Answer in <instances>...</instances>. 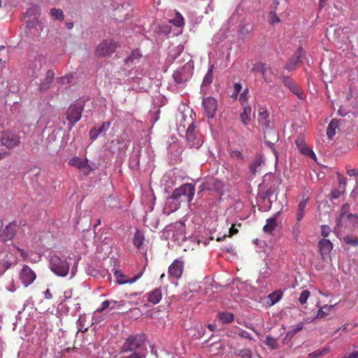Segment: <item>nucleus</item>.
Listing matches in <instances>:
<instances>
[{
  "instance_id": "nucleus-52",
  "label": "nucleus",
  "mask_w": 358,
  "mask_h": 358,
  "mask_svg": "<svg viewBox=\"0 0 358 358\" xmlns=\"http://www.w3.org/2000/svg\"><path fill=\"white\" fill-rule=\"evenodd\" d=\"M110 306V301H104L101 303V306L96 309V312L97 313H101L104 310H106L108 306Z\"/></svg>"
},
{
  "instance_id": "nucleus-7",
  "label": "nucleus",
  "mask_w": 358,
  "mask_h": 358,
  "mask_svg": "<svg viewBox=\"0 0 358 358\" xmlns=\"http://www.w3.org/2000/svg\"><path fill=\"white\" fill-rule=\"evenodd\" d=\"M19 278L24 287H28L34 282L36 274L29 266L24 264L19 273Z\"/></svg>"
},
{
  "instance_id": "nucleus-34",
  "label": "nucleus",
  "mask_w": 358,
  "mask_h": 358,
  "mask_svg": "<svg viewBox=\"0 0 358 358\" xmlns=\"http://www.w3.org/2000/svg\"><path fill=\"white\" fill-rule=\"evenodd\" d=\"M144 241V236L138 231L136 230L134 237V245L137 248H140Z\"/></svg>"
},
{
  "instance_id": "nucleus-3",
  "label": "nucleus",
  "mask_w": 358,
  "mask_h": 358,
  "mask_svg": "<svg viewBox=\"0 0 358 358\" xmlns=\"http://www.w3.org/2000/svg\"><path fill=\"white\" fill-rule=\"evenodd\" d=\"M50 268L57 275L64 277L69 273V264L66 260L62 259L57 255H54L50 257Z\"/></svg>"
},
{
  "instance_id": "nucleus-8",
  "label": "nucleus",
  "mask_w": 358,
  "mask_h": 358,
  "mask_svg": "<svg viewBox=\"0 0 358 358\" xmlns=\"http://www.w3.org/2000/svg\"><path fill=\"white\" fill-rule=\"evenodd\" d=\"M280 5V8L282 10H286L287 8V0H274L271 6V10L268 15V22L270 24L273 25L280 22V18L277 16L276 10L278 6Z\"/></svg>"
},
{
  "instance_id": "nucleus-59",
  "label": "nucleus",
  "mask_w": 358,
  "mask_h": 358,
  "mask_svg": "<svg viewBox=\"0 0 358 358\" xmlns=\"http://www.w3.org/2000/svg\"><path fill=\"white\" fill-rule=\"evenodd\" d=\"M213 186H214L215 189L217 191H218V190L221 188V187H222V183H221V182H220V181H219V180H214L213 181Z\"/></svg>"
},
{
  "instance_id": "nucleus-15",
  "label": "nucleus",
  "mask_w": 358,
  "mask_h": 358,
  "mask_svg": "<svg viewBox=\"0 0 358 358\" xmlns=\"http://www.w3.org/2000/svg\"><path fill=\"white\" fill-rule=\"evenodd\" d=\"M69 165L79 169H83L85 173H89L92 171V168L88 164V160L87 159H83L78 157H73L69 161Z\"/></svg>"
},
{
  "instance_id": "nucleus-53",
  "label": "nucleus",
  "mask_w": 358,
  "mask_h": 358,
  "mask_svg": "<svg viewBox=\"0 0 358 358\" xmlns=\"http://www.w3.org/2000/svg\"><path fill=\"white\" fill-rule=\"evenodd\" d=\"M99 135L100 134L98 133V129L96 127H93L90 131V136L92 140H95L99 136Z\"/></svg>"
},
{
  "instance_id": "nucleus-63",
  "label": "nucleus",
  "mask_w": 358,
  "mask_h": 358,
  "mask_svg": "<svg viewBox=\"0 0 358 358\" xmlns=\"http://www.w3.org/2000/svg\"><path fill=\"white\" fill-rule=\"evenodd\" d=\"M343 358H358V350L353 351L348 355L345 356Z\"/></svg>"
},
{
  "instance_id": "nucleus-42",
  "label": "nucleus",
  "mask_w": 358,
  "mask_h": 358,
  "mask_svg": "<svg viewBox=\"0 0 358 358\" xmlns=\"http://www.w3.org/2000/svg\"><path fill=\"white\" fill-rule=\"evenodd\" d=\"M303 327V324L302 322H300L295 326L293 327L292 329L287 332V336H293L295 334H296L298 331L302 330Z\"/></svg>"
},
{
  "instance_id": "nucleus-14",
  "label": "nucleus",
  "mask_w": 358,
  "mask_h": 358,
  "mask_svg": "<svg viewBox=\"0 0 358 358\" xmlns=\"http://www.w3.org/2000/svg\"><path fill=\"white\" fill-rule=\"evenodd\" d=\"M143 270L140 271L136 275L133 277L132 278H128L127 276L124 275L120 271L115 270L114 271V277L115 278V281L119 285H124V284H132L137 281L143 275Z\"/></svg>"
},
{
  "instance_id": "nucleus-25",
  "label": "nucleus",
  "mask_w": 358,
  "mask_h": 358,
  "mask_svg": "<svg viewBox=\"0 0 358 358\" xmlns=\"http://www.w3.org/2000/svg\"><path fill=\"white\" fill-rule=\"evenodd\" d=\"M252 108L250 106L243 108V112L240 115L241 122L244 125H248L251 119Z\"/></svg>"
},
{
  "instance_id": "nucleus-41",
  "label": "nucleus",
  "mask_w": 358,
  "mask_h": 358,
  "mask_svg": "<svg viewBox=\"0 0 358 358\" xmlns=\"http://www.w3.org/2000/svg\"><path fill=\"white\" fill-rule=\"evenodd\" d=\"M310 294V292L307 289L302 291L299 298V303L302 305L305 304L307 302V300L309 298Z\"/></svg>"
},
{
  "instance_id": "nucleus-23",
  "label": "nucleus",
  "mask_w": 358,
  "mask_h": 358,
  "mask_svg": "<svg viewBox=\"0 0 358 358\" xmlns=\"http://www.w3.org/2000/svg\"><path fill=\"white\" fill-rule=\"evenodd\" d=\"M217 318L222 324H229L234 321V315L227 311L219 312Z\"/></svg>"
},
{
  "instance_id": "nucleus-13",
  "label": "nucleus",
  "mask_w": 358,
  "mask_h": 358,
  "mask_svg": "<svg viewBox=\"0 0 358 358\" xmlns=\"http://www.w3.org/2000/svg\"><path fill=\"white\" fill-rule=\"evenodd\" d=\"M282 82L289 88V90L294 94L299 99H302L303 98V93L300 87L289 77L282 76Z\"/></svg>"
},
{
  "instance_id": "nucleus-58",
  "label": "nucleus",
  "mask_w": 358,
  "mask_h": 358,
  "mask_svg": "<svg viewBox=\"0 0 358 358\" xmlns=\"http://www.w3.org/2000/svg\"><path fill=\"white\" fill-rule=\"evenodd\" d=\"M231 155L232 157L243 159L242 154L238 150H234V151L231 152Z\"/></svg>"
},
{
  "instance_id": "nucleus-36",
  "label": "nucleus",
  "mask_w": 358,
  "mask_h": 358,
  "mask_svg": "<svg viewBox=\"0 0 358 358\" xmlns=\"http://www.w3.org/2000/svg\"><path fill=\"white\" fill-rule=\"evenodd\" d=\"M117 143L121 145V149L124 150L129 147L130 141L127 138L126 135L122 134L118 137Z\"/></svg>"
},
{
  "instance_id": "nucleus-22",
  "label": "nucleus",
  "mask_w": 358,
  "mask_h": 358,
  "mask_svg": "<svg viewBox=\"0 0 358 358\" xmlns=\"http://www.w3.org/2000/svg\"><path fill=\"white\" fill-rule=\"evenodd\" d=\"M181 203L179 199H173L172 194L167 199L166 208L169 210V212H175L180 208Z\"/></svg>"
},
{
  "instance_id": "nucleus-4",
  "label": "nucleus",
  "mask_w": 358,
  "mask_h": 358,
  "mask_svg": "<svg viewBox=\"0 0 358 358\" xmlns=\"http://www.w3.org/2000/svg\"><path fill=\"white\" fill-rule=\"evenodd\" d=\"M83 110V104L81 103H75L71 104L66 112L67 120L72 128L74 124L81 118V113Z\"/></svg>"
},
{
  "instance_id": "nucleus-33",
  "label": "nucleus",
  "mask_w": 358,
  "mask_h": 358,
  "mask_svg": "<svg viewBox=\"0 0 358 358\" xmlns=\"http://www.w3.org/2000/svg\"><path fill=\"white\" fill-rule=\"evenodd\" d=\"M333 307H334V306H332V305H330V306L325 305L323 307L320 308L317 311L316 317L317 318L324 317L326 315H327L330 313V311L333 308Z\"/></svg>"
},
{
  "instance_id": "nucleus-27",
  "label": "nucleus",
  "mask_w": 358,
  "mask_h": 358,
  "mask_svg": "<svg viewBox=\"0 0 358 358\" xmlns=\"http://www.w3.org/2000/svg\"><path fill=\"white\" fill-rule=\"evenodd\" d=\"M264 139L267 143L274 144L278 140V135L272 129L268 128L264 131Z\"/></svg>"
},
{
  "instance_id": "nucleus-38",
  "label": "nucleus",
  "mask_w": 358,
  "mask_h": 358,
  "mask_svg": "<svg viewBox=\"0 0 358 358\" xmlns=\"http://www.w3.org/2000/svg\"><path fill=\"white\" fill-rule=\"evenodd\" d=\"M292 234L293 236V238L294 240L297 241L299 238V236L301 234V224L299 222H296L292 227Z\"/></svg>"
},
{
  "instance_id": "nucleus-45",
  "label": "nucleus",
  "mask_w": 358,
  "mask_h": 358,
  "mask_svg": "<svg viewBox=\"0 0 358 358\" xmlns=\"http://www.w3.org/2000/svg\"><path fill=\"white\" fill-rule=\"evenodd\" d=\"M308 201V197L306 196L305 195H303L301 201H299V203L298 204L297 210L304 211V209H305L306 206H307Z\"/></svg>"
},
{
  "instance_id": "nucleus-2",
  "label": "nucleus",
  "mask_w": 358,
  "mask_h": 358,
  "mask_svg": "<svg viewBox=\"0 0 358 358\" xmlns=\"http://www.w3.org/2000/svg\"><path fill=\"white\" fill-rule=\"evenodd\" d=\"M172 193L173 199H178L181 202L190 203L194 196L195 187L191 183H185L176 188Z\"/></svg>"
},
{
  "instance_id": "nucleus-19",
  "label": "nucleus",
  "mask_w": 358,
  "mask_h": 358,
  "mask_svg": "<svg viewBox=\"0 0 358 358\" xmlns=\"http://www.w3.org/2000/svg\"><path fill=\"white\" fill-rule=\"evenodd\" d=\"M55 78V73L52 70H48L46 73L45 78L39 85L41 91H46L49 89Z\"/></svg>"
},
{
  "instance_id": "nucleus-50",
  "label": "nucleus",
  "mask_w": 358,
  "mask_h": 358,
  "mask_svg": "<svg viewBox=\"0 0 358 358\" xmlns=\"http://www.w3.org/2000/svg\"><path fill=\"white\" fill-rule=\"evenodd\" d=\"M295 144L299 150H301V148L303 146L306 145L304 141V138L302 136H299L295 140Z\"/></svg>"
},
{
  "instance_id": "nucleus-55",
  "label": "nucleus",
  "mask_w": 358,
  "mask_h": 358,
  "mask_svg": "<svg viewBox=\"0 0 358 358\" xmlns=\"http://www.w3.org/2000/svg\"><path fill=\"white\" fill-rule=\"evenodd\" d=\"M238 336L242 337V338H249V339H252V336L250 335V334H249L248 331H245V330H241L239 333H238Z\"/></svg>"
},
{
  "instance_id": "nucleus-60",
  "label": "nucleus",
  "mask_w": 358,
  "mask_h": 358,
  "mask_svg": "<svg viewBox=\"0 0 358 358\" xmlns=\"http://www.w3.org/2000/svg\"><path fill=\"white\" fill-rule=\"evenodd\" d=\"M238 229L234 227V226H231L229 231V235H227L228 237H231V236L236 234L238 233Z\"/></svg>"
},
{
  "instance_id": "nucleus-11",
  "label": "nucleus",
  "mask_w": 358,
  "mask_h": 358,
  "mask_svg": "<svg viewBox=\"0 0 358 358\" xmlns=\"http://www.w3.org/2000/svg\"><path fill=\"white\" fill-rule=\"evenodd\" d=\"M202 104L206 115L208 118H213L217 107V100L211 96L206 97L203 99Z\"/></svg>"
},
{
  "instance_id": "nucleus-47",
  "label": "nucleus",
  "mask_w": 358,
  "mask_h": 358,
  "mask_svg": "<svg viewBox=\"0 0 358 358\" xmlns=\"http://www.w3.org/2000/svg\"><path fill=\"white\" fill-rule=\"evenodd\" d=\"M265 343L266 345L271 347V349H275L277 348V342L275 339L271 337L267 336L266 338Z\"/></svg>"
},
{
  "instance_id": "nucleus-51",
  "label": "nucleus",
  "mask_w": 358,
  "mask_h": 358,
  "mask_svg": "<svg viewBox=\"0 0 358 358\" xmlns=\"http://www.w3.org/2000/svg\"><path fill=\"white\" fill-rule=\"evenodd\" d=\"M331 232V229L328 225H322L321 234L324 237H327Z\"/></svg>"
},
{
  "instance_id": "nucleus-24",
  "label": "nucleus",
  "mask_w": 358,
  "mask_h": 358,
  "mask_svg": "<svg viewBox=\"0 0 358 358\" xmlns=\"http://www.w3.org/2000/svg\"><path fill=\"white\" fill-rule=\"evenodd\" d=\"M339 127V121L336 119H333L329 124L327 129V136L329 139H331L336 134V129Z\"/></svg>"
},
{
  "instance_id": "nucleus-12",
  "label": "nucleus",
  "mask_w": 358,
  "mask_h": 358,
  "mask_svg": "<svg viewBox=\"0 0 358 358\" xmlns=\"http://www.w3.org/2000/svg\"><path fill=\"white\" fill-rule=\"evenodd\" d=\"M17 226L15 222L9 223L6 227L0 232V237L5 239L10 244H12L13 239L16 235Z\"/></svg>"
},
{
  "instance_id": "nucleus-46",
  "label": "nucleus",
  "mask_w": 358,
  "mask_h": 358,
  "mask_svg": "<svg viewBox=\"0 0 358 358\" xmlns=\"http://www.w3.org/2000/svg\"><path fill=\"white\" fill-rule=\"evenodd\" d=\"M348 220L352 224V227L358 226V215L349 213L347 215Z\"/></svg>"
},
{
  "instance_id": "nucleus-29",
  "label": "nucleus",
  "mask_w": 358,
  "mask_h": 358,
  "mask_svg": "<svg viewBox=\"0 0 358 358\" xmlns=\"http://www.w3.org/2000/svg\"><path fill=\"white\" fill-rule=\"evenodd\" d=\"M273 178L271 175H266L264 178V182L262 185V187H264L265 192H264V198H270L271 196L274 193V189H273L271 187H268L266 185V180H271Z\"/></svg>"
},
{
  "instance_id": "nucleus-9",
  "label": "nucleus",
  "mask_w": 358,
  "mask_h": 358,
  "mask_svg": "<svg viewBox=\"0 0 358 358\" xmlns=\"http://www.w3.org/2000/svg\"><path fill=\"white\" fill-rule=\"evenodd\" d=\"M304 55V50L302 48L299 47L296 50L294 55L287 62L285 68L289 71L295 70L297 68L298 64L302 62V59Z\"/></svg>"
},
{
  "instance_id": "nucleus-20",
  "label": "nucleus",
  "mask_w": 358,
  "mask_h": 358,
  "mask_svg": "<svg viewBox=\"0 0 358 358\" xmlns=\"http://www.w3.org/2000/svg\"><path fill=\"white\" fill-rule=\"evenodd\" d=\"M162 298V289L155 288L152 291L148 293V301L153 304L158 303Z\"/></svg>"
},
{
  "instance_id": "nucleus-1",
  "label": "nucleus",
  "mask_w": 358,
  "mask_h": 358,
  "mask_svg": "<svg viewBox=\"0 0 358 358\" xmlns=\"http://www.w3.org/2000/svg\"><path fill=\"white\" fill-rule=\"evenodd\" d=\"M145 334L129 336L120 348L118 358H146L148 349Z\"/></svg>"
},
{
  "instance_id": "nucleus-56",
  "label": "nucleus",
  "mask_w": 358,
  "mask_h": 358,
  "mask_svg": "<svg viewBox=\"0 0 358 358\" xmlns=\"http://www.w3.org/2000/svg\"><path fill=\"white\" fill-rule=\"evenodd\" d=\"M304 211L297 210L296 214V222H299L303 217Z\"/></svg>"
},
{
  "instance_id": "nucleus-64",
  "label": "nucleus",
  "mask_w": 358,
  "mask_h": 358,
  "mask_svg": "<svg viewBox=\"0 0 358 358\" xmlns=\"http://www.w3.org/2000/svg\"><path fill=\"white\" fill-rule=\"evenodd\" d=\"M44 297L46 299H51L52 297V293L50 292V289H46L45 292H44Z\"/></svg>"
},
{
  "instance_id": "nucleus-43",
  "label": "nucleus",
  "mask_w": 358,
  "mask_h": 358,
  "mask_svg": "<svg viewBox=\"0 0 358 358\" xmlns=\"http://www.w3.org/2000/svg\"><path fill=\"white\" fill-rule=\"evenodd\" d=\"M329 350L327 348H324L323 350H317L314 351L308 355L309 358H317L320 356H322L326 355L328 352Z\"/></svg>"
},
{
  "instance_id": "nucleus-6",
  "label": "nucleus",
  "mask_w": 358,
  "mask_h": 358,
  "mask_svg": "<svg viewBox=\"0 0 358 358\" xmlns=\"http://www.w3.org/2000/svg\"><path fill=\"white\" fill-rule=\"evenodd\" d=\"M1 142L7 148L13 149L20 145V136L17 134L6 131L1 135Z\"/></svg>"
},
{
  "instance_id": "nucleus-37",
  "label": "nucleus",
  "mask_w": 358,
  "mask_h": 358,
  "mask_svg": "<svg viewBox=\"0 0 358 358\" xmlns=\"http://www.w3.org/2000/svg\"><path fill=\"white\" fill-rule=\"evenodd\" d=\"M50 15L52 17H53L55 19L58 20L59 21H63L64 19V15L61 9L57 8H52L50 10Z\"/></svg>"
},
{
  "instance_id": "nucleus-30",
  "label": "nucleus",
  "mask_w": 358,
  "mask_h": 358,
  "mask_svg": "<svg viewBox=\"0 0 358 358\" xmlns=\"http://www.w3.org/2000/svg\"><path fill=\"white\" fill-rule=\"evenodd\" d=\"M258 121L262 126L266 127V129L269 128V115L266 110H264L259 113Z\"/></svg>"
},
{
  "instance_id": "nucleus-5",
  "label": "nucleus",
  "mask_w": 358,
  "mask_h": 358,
  "mask_svg": "<svg viewBox=\"0 0 358 358\" xmlns=\"http://www.w3.org/2000/svg\"><path fill=\"white\" fill-rule=\"evenodd\" d=\"M116 48L117 43L113 40H104L97 45L94 54L99 57L110 56Z\"/></svg>"
},
{
  "instance_id": "nucleus-10",
  "label": "nucleus",
  "mask_w": 358,
  "mask_h": 358,
  "mask_svg": "<svg viewBox=\"0 0 358 358\" xmlns=\"http://www.w3.org/2000/svg\"><path fill=\"white\" fill-rule=\"evenodd\" d=\"M184 270V262L180 259H175L169 266L168 273L170 277L178 280Z\"/></svg>"
},
{
  "instance_id": "nucleus-32",
  "label": "nucleus",
  "mask_w": 358,
  "mask_h": 358,
  "mask_svg": "<svg viewBox=\"0 0 358 358\" xmlns=\"http://www.w3.org/2000/svg\"><path fill=\"white\" fill-rule=\"evenodd\" d=\"M264 162V160L262 156H257L253 162L250 166V170L252 173L253 175H255L257 172V168L262 165Z\"/></svg>"
},
{
  "instance_id": "nucleus-62",
  "label": "nucleus",
  "mask_w": 358,
  "mask_h": 358,
  "mask_svg": "<svg viewBox=\"0 0 358 358\" xmlns=\"http://www.w3.org/2000/svg\"><path fill=\"white\" fill-rule=\"evenodd\" d=\"M252 30V27L250 25H244L241 28V31L245 34H248Z\"/></svg>"
},
{
  "instance_id": "nucleus-57",
  "label": "nucleus",
  "mask_w": 358,
  "mask_h": 358,
  "mask_svg": "<svg viewBox=\"0 0 358 358\" xmlns=\"http://www.w3.org/2000/svg\"><path fill=\"white\" fill-rule=\"evenodd\" d=\"M13 247L15 248V245H13ZM16 249L20 252V254L21 257L23 258V259H26L27 258L28 254L24 250H22L18 247H16Z\"/></svg>"
},
{
  "instance_id": "nucleus-18",
  "label": "nucleus",
  "mask_w": 358,
  "mask_h": 358,
  "mask_svg": "<svg viewBox=\"0 0 358 358\" xmlns=\"http://www.w3.org/2000/svg\"><path fill=\"white\" fill-rule=\"evenodd\" d=\"M187 67L184 66L182 68L176 70L173 73L174 80L178 83H183L189 80L191 73L187 72Z\"/></svg>"
},
{
  "instance_id": "nucleus-44",
  "label": "nucleus",
  "mask_w": 358,
  "mask_h": 358,
  "mask_svg": "<svg viewBox=\"0 0 358 358\" xmlns=\"http://www.w3.org/2000/svg\"><path fill=\"white\" fill-rule=\"evenodd\" d=\"M10 245L11 244L0 237V254L8 251Z\"/></svg>"
},
{
  "instance_id": "nucleus-16",
  "label": "nucleus",
  "mask_w": 358,
  "mask_h": 358,
  "mask_svg": "<svg viewBox=\"0 0 358 358\" xmlns=\"http://www.w3.org/2000/svg\"><path fill=\"white\" fill-rule=\"evenodd\" d=\"M186 138L191 147L199 148L201 145L200 141L196 138L195 127L193 123L189 124L186 131Z\"/></svg>"
},
{
  "instance_id": "nucleus-39",
  "label": "nucleus",
  "mask_w": 358,
  "mask_h": 358,
  "mask_svg": "<svg viewBox=\"0 0 358 358\" xmlns=\"http://www.w3.org/2000/svg\"><path fill=\"white\" fill-rule=\"evenodd\" d=\"M236 356L241 357V358H252V355L250 349H242L235 352Z\"/></svg>"
},
{
  "instance_id": "nucleus-17",
  "label": "nucleus",
  "mask_w": 358,
  "mask_h": 358,
  "mask_svg": "<svg viewBox=\"0 0 358 358\" xmlns=\"http://www.w3.org/2000/svg\"><path fill=\"white\" fill-rule=\"evenodd\" d=\"M129 4L121 3L115 10L114 18L119 21H123L127 19L129 15Z\"/></svg>"
},
{
  "instance_id": "nucleus-26",
  "label": "nucleus",
  "mask_w": 358,
  "mask_h": 358,
  "mask_svg": "<svg viewBox=\"0 0 358 358\" xmlns=\"http://www.w3.org/2000/svg\"><path fill=\"white\" fill-rule=\"evenodd\" d=\"M213 69L214 65L211 64L208 70L207 73L203 79L201 88L208 87L212 83L213 79Z\"/></svg>"
},
{
  "instance_id": "nucleus-54",
  "label": "nucleus",
  "mask_w": 358,
  "mask_h": 358,
  "mask_svg": "<svg viewBox=\"0 0 358 358\" xmlns=\"http://www.w3.org/2000/svg\"><path fill=\"white\" fill-rule=\"evenodd\" d=\"M248 89H245L244 91L239 96V101L241 102L247 101L248 100Z\"/></svg>"
},
{
  "instance_id": "nucleus-49",
  "label": "nucleus",
  "mask_w": 358,
  "mask_h": 358,
  "mask_svg": "<svg viewBox=\"0 0 358 358\" xmlns=\"http://www.w3.org/2000/svg\"><path fill=\"white\" fill-rule=\"evenodd\" d=\"M110 126V122H103L101 126L99 129H98V133L99 134H101L102 133H104L106 131H107L108 129Z\"/></svg>"
},
{
  "instance_id": "nucleus-61",
  "label": "nucleus",
  "mask_w": 358,
  "mask_h": 358,
  "mask_svg": "<svg viewBox=\"0 0 358 358\" xmlns=\"http://www.w3.org/2000/svg\"><path fill=\"white\" fill-rule=\"evenodd\" d=\"M341 192L338 189H334L331 191V197L334 199H338L341 196Z\"/></svg>"
},
{
  "instance_id": "nucleus-31",
  "label": "nucleus",
  "mask_w": 358,
  "mask_h": 358,
  "mask_svg": "<svg viewBox=\"0 0 358 358\" xmlns=\"http://www.w3.org/2000/svg\"><path fill=\"white\" fill-rule=\"evenodd\" d=\"M282 297V292L280 290H277L268 296V299L270 301L268 303L270 306H273L278 302Z\"/></svg>"
},
{
  "instance_id": "nucleus-40",
  "label": "nucleus",
  "mask_w": 358,
  "mask_h": 358,
  "mask_svg": "<svg viewBox=\"0 0 358 358\" xmlns=\"http://www.w3.org/2000/svg\"><path fill=\"white\" fill-rule=\"evenodd\" d=\"M300 151L304 155H306L312 159H316V155L313 151V150L308 148L307 145L301 148Z\"/></svg>"
},
{
  "instance_id": "nucleus-48",
  "label": "nucleus",
  "mask_w": 358,
  "mask_h": 358,
  "mask_svg": "<svg viewBox=\"0 0 358 358\" xmlns=\"http://www.w3.org/2000/svg\"><path fill=\"white\" fill-rule=\"evenodd\" d=\"M344 241L345 243L349 245H352L354 246L358 245V239L357 238H353L351 236H347L344 237Z\"/></svg>"
},
{
  "instance_id": "nucleus-35",
  "label": "nucleus",
  "mask_w": 358,
  "mask_h": 358,
  "mask_svg": "<svg viewBox=\"0 0 358 358\" xmlns=\"http://www.w3.org/2000/svg\"><path fill=\"white\" fill-rule=\"evenodd\" d=\"M141 57V55L138 50H136L131 52L130 56L124 59V62L129 64V62H134L135 60H139Z\"/></svg>"
},
{
  "instance_id": "nucleus-28",
  "label": "nucleus",
  "mask_w": 358,
  "mask_h": 358,
  "mask_svg": "<svg viewBox=\"0 0 358 358\" xmlns=\"http://www.w3.org/2000/svg\"><path fill=\"white\" fill-rule=\"evenodd\" d=\"M277 227V221L275 217L266 220V224L264 226L263 230L265 233L271 234Z\"/></svg>"
},
{
  "instance_id": "nucleus-21",
  "label": "nucleus",
  "mask_w": 358,
  "mask_h": 358,
  "mask_svg": "<svg viewBox=\"0 0 358 358\" xmlns=\"http://www.w3.org/2000/svg\"><path fill=\"white\" fill-rule=\"evenodd\" d=\"M318 246L321 252V255H328L333 248V244L331 242L326 238H323L319 241Z\"/></svg>"
}]
</instances>
